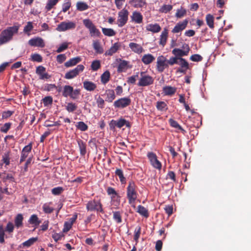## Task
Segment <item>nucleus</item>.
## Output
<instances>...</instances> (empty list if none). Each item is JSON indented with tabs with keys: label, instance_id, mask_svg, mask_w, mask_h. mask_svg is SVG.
I'll return each instance as SVG.
<instances>
[{
	"label": "nucleus",
	"instance_id": "f257e3e1",
	"mask_svg": "<svg viewBox=\"0 0 251 251\" xmlns=\"http://www.w3.org/2000/svg\"><path fill=\"white\" fill-rule=\"evenodd\" d=\"M19 26L14 25L2 30L0 34V45L5 44L12 39L15 34L18 32Z\"/></svg>",
	"mask_w": 251,
	"mask_h": 251
},
{
	"label": "nucleus",
	"instance_id": "f03ea898",
	"mask_svg": "<svg viewBox=\"0 0 251 251\" xmlns=\"http://www.w3.org/2000/svg\"><path fill=\"white\" fill-rule=\"evenodd\" d=\"M183 50L179 49H174L172 52L176 56L173 60L169 63H178V60H179V63H187V62L183 58H181L182 56L188 54L190 48L188 45L185 44L182 46Z\"/></svg>",
	"mask_w": 251,
	"mask_h": 251
},
{
	"label": "nucleus",
	"instance_id": "7ed1b4c3",
	"mask_svg": "<svg viewBox=\"0 0 251 251\" xmlns=\"http://www.w3.org/2000/svg\"><path fill=\"white\" fill-rule=\"evenodd\" d=\"M137 186L133 180H130L128 183L126 188V197L128 199V203L133 205L137 199L138 193L137 191Z\"/></svg>",
	"mask_w": 251,
	"mask_h": 251
},
{
	"label": "nucleus",
	"instance_id": "20e7f679",
	"mask_svg": "<svg viewBox=\"0 0 251 251\" xmlns=\"http://www.w3.org/2000/svg\"><path fill=\"white\" fill-rule=\"evenodd\" d=\"M80 95V90L76 89L74 90L72 86L70 85H65L62 91V96L65 98L69 97L73 100H76L79 98Z\"/></svg>",
	"mask_w": 251,
	"mask_h": 251
},
{
	"label": "nucleus",
	"instance_id": "39448f33",
	"mask_svg": "<svg viewBox=\"0 0 251 251\" xmlns=\"http://www.w3.org/2000/svg\"><path fill=\"white\" fill-rule=\"evenodd\" d=\"M86 209L89 211H97V212L104 213L102 205L100 200L95 199L89 201L86 204Z\"/></svg>",
	"mask_w": 251,
	"mask_h": 251
},
{
	"label": "nucleus",
	"instance_id": "423d86ee",
	"mask_svg": "<svg viewBox=\"0 0 251 251\" xmlns=\"http://www.w3.org/2000/svg\"><path fill=\"white\" fill-rule=\"evenodd\" d=\"M83 23L85 26L89 29L90 34L92 37H100V32L90 19L83 20Z\"/></svg>",
	"mask_w": 251,
	"mask_h": 251
},
{
	"label": "nucleus",
	"instance_id": "0eeeda50",
	"mask_svg": "<svg viewBox=\"0 0 251 251\" xmlns=\"http://www.w3.org/2000/svg\"><path fill=\"white\" fill-rule=\"evenodd\" d=\"M128 11L123 8L118 13V19L117 20V24L120 27L124 26L127 22L128 20Z\"/></svg>",
	"mask_w": 251,
	"mask_h": 251
},
{
	"label": "nucleus",
	"instance_id": "6e6552de",
	"mask_svg": "<svg viewBox=\"0 0 251 251\" xmlns=\"http://www.w3.org/2000/svg\"><path fill=\"white\" fill-rule=\"evenodd\" d=\"M106 192L107 194L111 197L112 204L114 206H118L120 203V196L115 191V189L108 187L107 188Z\"/></svg>",
	"mask_w": 251,
	"mask_h": 251
},
{
	"label": "nucleus",
	"instance_id": "1a4fd4ad",
	"mask_svg": "<svg viewBox=\"0 0 251 251\" xmlns=\"http://www.w3.org/2000/svg\"><path fill=\"white\" fill-rule=\"evenodd\" d=\"M84 67L83 65H79L74 69L71 70L67 72L65 74L64 77L67 79H72L82 72L84 70Z\"/></svg>",
	"mask_w": 251,
	"mask_h": 251
},
{
	"label": "nucleus",
	"instance_id": "9d476101",
	"mask_svg": "<svg viewBox=\"0 0 251 251\" xmlns=\"http://www.w3.org/2000/svg\"><path fill=\"white\" fill-rule=\"evenodd\" d=\"M131 104V99L127 97L119 99L114 102L113 105L116 108H124Z\"/></svg>",
	"mask_w": 251,
	"mask_h": 251
},
{
	"label": "nucleus",
	"instance_id": "9b49d317",
	"mask_svg": "<svg viewBox=\"0 0 251 251\" xmlns=\"http://www.w3.org/2000/svg\"><path fill=\"white\" fill-rule=\"evenodd\" d=\"M143 72L141 73V77L140 78L139 82L137 83L139 86H148L153 83L154 79L153 77L149 75H144Z\"/></svg>",
	"mask_w": 251,
	"mask_h": 251
},
{
	"label": "nucleus",
	"instance_id": "f8f14e48",
	"mask_svg": "<svg viewBox=\"0 0 251 251\" xmlns=\"http://www.w3.org/2000/svg\"><path fill=\"white\" fill-rule=\"evenodd\" d=\"M147 156L151 165L154 168L158 170H160L161 169V163L157 159V157L155 153L152 152H149L147 154Z\"/></svg>",
	"mask_w": 251,
	"mask_h": 251
},
{
	"label": "nucleus",
	"instance_id": "ddd939ff",
	"mask_svg": "<svg viewBox=\"0 0 251 251\" xmlns=\"http://www.w3.org/2000/svg\"><path fill=\"white\" fill-rule=\"evenodd\" d=\"M75 26L76 24L73 22H62L57 25L56 30L58 31H65L67 30L74 29Z\"/></svg>",
	"mask_w": 251,
	"mask_h": 251
},
{
	"label": "nucleus",
	"instance_id": "4468645a",
	"mask_svg": "<svg viewBox=\"0 0 251 251\" xmlns=\"http://www.w3.org/2000/svg\"><path fill=\"white\" fill-rule=\"evenodd\" d=\"M28 44L31 47L44 48L45 44L44 40L39 37L31 38L28 41Z\"/></svg>",
	"mask_w": 251,
	"mask_h": 251
},
{
	"label": "nucleus",
	"instance_id": "2eb2a0df",
	"mask_svg": "<svg viewBox=\"0 0 251 251\" xmlns=\"http://www.w3.org/2000/svg\"><path fill=\"white\" fill-rule=\"evenodd\" d=\"M32 149V143H30L27 146H25L21 151V154L19 163L21 164L24 162L25 158L28 156V154L31 152Z\"/></svg>",
	"mask_w": 251,
	"mask_h": 251
},
{
	"label": "nucleus",
	"instance_id": "dca6fc26",
	"mask_svg": "<svg viewBox=\"0 0 251 251\" xmlns=\"http://www.w3.org/2000/svg\"><path fill=\"white\" fill-rule=\"evenodd\" d=\"M188 21L187 19L183 20L182 22L178 23L172 30L174 33H178L184 30L187 26Z\"/></svg>",
	"mask_w": 251,
	"mask_h": 251
},
{
	"label": "nucleus",
	"instance_id": "f3484780",
	"mask_svg": "<svg viewBox=\"0 0 251 251\" xmlns=\"http://www.w3.org/2000/svg\"><path fill=\"white\" fill-rule=\"evenodd\" d=\"M36 73L41 79H48L50 77V75L46 72V68L42 66L37 67Z\"/></svg>",
	"mask_w": 251,
	"mask_h": 251
},
{
	"label": "nucleus",
	"instance_id": "a211bd4d",
	"mask_svg": "<svg viewBox=\"0 0 251 251\" xmlns=\"http://www.w3.org/2000/svg\"><path fill=\"white\" fill-rule=\"evenodd\" d=\"M129 3L136 8H143L147 4L146 0H129Z\"/></svg>",
	"mask_w": 251,
	"mask_h": 251
},
{
	"label": "nucleus",
	"instance_id": "6ab92c4d",
	"mask_svg": "<svg viewBox=\"0 0 251 251\" xmlns=\"http://www.w3.org/2000/svg\"><path fill=\"white\" fill-rule=\"evenodd\" d=\"M143 16L141 13L138 11H134L131 16V21L136 24H141L143 22Z\"/></svg>",
	"mask_w": 251,
	"mask_h": 251
},
{
	"label": "nucleus",
	"instance_id": "aec40b11",
	"mask_svg": "<svg viewBox=\"0 0 251 251\" xmlns=\"http://www.w3.org/2000/svg\"><path fill=\"white\" fill-rule=\"evenodd\" d=\"M129 47L132 51L138 54L142 53L144 50L143 47L140 45L135 43H130Z\"/></svg>",
	"mask_w": 251,
	"mask_h": 251
},
{
	"label": "nucleus",
	"instance_id": "412c9836",
	"mask_svg": "<svg viewBox=\"0 0 251 251\" xmlns=\"http://www.w3.org/2000/svg\"><path fill=\"white\" fill-rule=\"evenodd\" d=\"M168 37V30L167 28H164L160 36L159 44L162 47H164L166 44Z\"/></svg>",
	"mask_w": 251,
	"mask_h": 251
},
{
	"label": "nucleus",
	"instance_id": "4be33fe9",
	"mask_svg": "<svg viewBox=\"0 0 251 251\" xmlns=\"http://www.w3.org/2000/svg\"><path fill=\"white\" fill-rule=\"evenodd\" d=\"M105 95L106 96L105 100L108 102H112L116 98L114 91L112 89L106 90Z\"/></svg>",
	"mask_w": 251,
	"mask_h": 251
},
{
	"label": "nucleus",
	"instance_id": "5701e85b",
	"mask_svg": "<svg viewBox=\"0 0 251 251\" xmlns=\"http://www.w3.org/2000/svg\"><path fill=\"white\" fill-rule=\"evenodd\" d=\"M146 29L147 30L151 31L153 33H158L161 30V28L158 24H151L146 26Z\"/></svg>",
	"mask_w": 251,
	"mask_h": 251
},
{
	"label": "nucleus",
	"instance_id": "b1692460",
	"mask_svg": "<svg viewBox=\"0 0 251 251\" xmlns=\"http://www.w3.org/2000/svg\"><path fill=\"white\" fill-rule=\"evenodd\" d=\"M78 146L79 147L80 154L81 156H84L86 153V144L82 140L78 139L77 140Z\"/></svg>",
	"mask_w": 251,
	"mask_h": 251
},
{
	"label": "nucleus",
	"instance_id": "393cba45",
	"mask_svg": "<svg viewBox=\"0 0 251 251\" xmlns=\"http://www.w3.org/2000/svg\"><path fill=\"white\" fill-rule=\"evenodd\" d=\"M83 85L84 88L88 91H93L97 88L96 84L90 81H84Z\"/></svg>",
	"mask_w": 251,
	"mask_h": 251
},
{
	"label": "nucleus",
	"instance_id": "a878e982",
	"mask_svg": "<svg viewBox=\"0 0 251 251\" xmlns=\"http://www.w3.org/2000/svg\"><path fill=\"white\" fill-rule=\"evenodd\" d=\"M169 123L172 127L176 128V130L181 131L183 134L186 133V130H184L176 121L173 119H170L169 120Z\"/></svg>",
	"mask_w": 251,
	"mask_h": 251
},
{
	"label": "nucleus",
	"instance_id": "bb28decb",
	"mask_svg": "<svg viewBox=\"0 0 251 251\" xmlns=\"http://www.w3.org/2000/svg\"><path fill=\"white\" fill-rule=\"evenodd\" d=\"M120 45L119 43H115L109 50L106 51L105 54L106 55H112L119 50Z\"/></svg>",
	"mask_w": 251,
	"mask_h": 251
},
{
	"label": "nucleus",
	"instance_id": "cd10ccee",
	"mask_svg": "<svg viewBox=\"0 0 251 251\" xmlns=\"http://www.w3.org/2000/svg\"><path fill=\"white\" fill-rule=\"evenodd\" d=\"M76 7L78 11H83L87 10L89 7L86 2L78 1L76 3Z\"/></svg>",
	"mask_w": 251,
	"mask_h": 251
},
{
	"label": "nucleus",
	"instance_id": "c85d7f7f",
	"mask_svg": "<svg viewBox=\"0 0 251 251\" xmlns=\"http://www.w3.org/2000/svg\"><path fill=\"white\" fill-rule=\"evenodd\" d=\"M93 47L97 53L101 54L103 52V48L99 41L97 40L93 41Z\"/></svg>",
	"mask_w": 251,
	"mask_h": 251
},
{
	"label": "nucleus",
	"instance_id": "c756f323",
	"mask_svg": "<svg viewBox=\"0 0 251 251\" xmlns=\"http://www.w3.org/2000/svg\"><path fill=\"white\" fill-rule=\"evenodd\" d=\"M137 212L145 218H148L149 216L148 209L141 205L138 206Z\"/></svg>",
	"mask_w": 251,
	"mask_h": 251
},
{
	"label": "nucleus",
	"instance_id": "7c9ffc66",
	"mask_svg": "<svg viewBox=\"0 0 251 251\" xmlns=\"http://www.w3.org/2000/svg\"><path fill=\"white\" fill-rule=\"evenodd\" d=\"M101 30L103 34L106 36H114L116 34V31H114L112 28L102 27Z\"/></svg>",
	"mask_w": 251,
	"mask_h": 251
},
{
	"label": "nucleus",
	"instance_id": "2f4dec72",
	"mask_svg": "<svg viewBox=\"0 0 251 251\" xmlns=\"http://www.w3.org/2000/svg\"><path fill=\"white\" fill-rule=\"evenodd\" d=\"M176 88L172 86H165L163 88V91L165 95H172L176 92Z\"/></svg>",
	"mask_w": 251,
	"mask_h": 251
},
{
	"label": "nucleus",
	"instance_id": "473e14b6",
	"mask_svg": "<svg viewBox=\"0 0 251 251\" xmlns=\"http://www.w3.org/2000/svg\"><path fill=\"white\" fill-rule=\"evenodd\" d=\"M115 175L119 176L121 182L122 184L126 183V179L124 176L123 171L121 169H117L115 171Z\"/></svg>",
	"mask_w": 251,
	"mask_h": 251
},
{
	"label": "nucleus",
	"instance_id": "72a5a7b5",
	"mask_svg": "<svg viewBox=\"0 0 251 251\" xmlns=\"http://www.w3.org/2000/svg\"><path fill=\"white\" fill-rule=\"evenodd\" d=\"M23 216L21 214H18L15 219V225L19 228L23 226Z\"/></svg>",
	"mask_w": 251,
	"mask_h": 251
},
{
	"label": "nucleus",
	"instance_id": "f704fd0d",
	"mask_svg": "<svg viewBox=\"0 0 251 251\" xmlns=\"http://www.w3.org/2000/svg\"><path fill=\"white\" fill-rule=\"evenodd\" d=\"M110 74L109 71H105L101 75V82L102 84H105L107 83L110 79Z\"/></svg>",
	"mask_w": 251,
	"mask_h": 251
},
{
	"label": "nucleus",
	"instance_id": "c9c22d12",
	"mask_svg": "<svg viewBox=\"0 0 251 251\" xmlns=\"http://www.w3.org/2000/svg\"><path fill=\"white\" fill-rule=\"evenodd\" d=\"M156 108L159 111H166L168 109V106L165 102L160 101H157L156 105Z\"/></svg>",
	"mask_w": 251,
	"mask_h": 251
},
{
	"label": "nucleus",
	"instance_id": "e433bc0d",
	"mask_svg": "<svg viewBox=\"0 0 251 251\" xmlns=\"http://www.w3.org/2000/svg\"><path fill=\"white\" fill-rule=\"evenodd\" d=\"M206 22L207 25L210 28H213L214 27V17L209 14L206 16Z\"/></svg>",
	"mask_w": 251,
	"mask_h": 251
},
{
	"label": "nucleus",
	"instance_id": "4c0bfd02",
	"mask_svg": "<svg viewBox=\"0 0 251 251\" xmlns=\"http://www.w3.org/2000/svg\"><path fill=\"white\" fill-rule=\"evenodd\" d=\"M59 0H48L45 6L47 11H50L57 3Z\"/></svg>",
	"mask_w": 251,
	"mask_h": 251
},
{
	"label": "nucleus",
	"instance_id": "58836bf2",
	"mask_svg": "<svg viewBox=\"0 0 251 251\" xmlns=\"http://www.w3.org/2000/svg\"><path fill=\"white\" fill-rule=\"evenodd\" d=\"M154 60L155 58L151 54H145L142 58V61L143 63H151Z\"/></svg>",
	"mask_w": 251,
	"mask_h": 251
},
{
	"label": "nucleus",
	"instance_id": "ea45409f",
	"mask_svg": "<svg viewBox=\"0 0 251 251\" xmlns=\"http://www.w3.org/2000/svg\"><path fill=\"white\" fill-rule=\"evenodd\" d=\"M28 222L30 224L34 225L36 226H38L40 223L37 216L35 214L31 216Z\"/></svg>",
	"mask_w": 251,
	"mask_h": 251
},
{
	"label": "nucleus",
	"instance_id": "a19ab883",
	"mask_svg": "<svg viewBox=\"0 0 251 251\" xmlns=\"http://www.w3.org/2000/svg\"><path fill=\"white\" fill-rule=\"evenodd\" d=\"M173 9V6L170 4H164L159 9V11L161 13H167Z\"/></svg>",
	"mask_w": 251,
	"mask_h": 251
},
{
	"label": "nucleus",
	"instance_id": "79ce46f5",
	"mask_svg": "<svg viewBox=\"0 0 251 251\" xmlns=\"http://www.w3.org/2000/svg\"><path fill=\"white\" fill-rule=\"evenodd\" d=\"M113 214L114 220L118 224L122 223V219L121 213L120 211H113Z\"/></svg>",
	"mask_w": 251,
	"mask_h": 251
},
{
	"label": "nucleus",
	"instance_id": "37998d69",
	"mask_svg": "<svg viewBox=\"0 0 251 251\" xmlns=\"http://www.w3.org/2000/svg\"><path fill=\"white\" fill-rule=\"evenodd\" d=\"M10 151H8L2 155L1 161L6 165H8L10 164Z\"/></svg>",
	"mask_w": 251,
	"mask_h": 251
},
{
	"label": "nucleus",
	"instance_id": "c03bdc74",
	"mask_svg": "<svg viewBox=\"0 0 251 251\" xmlns=\"http://www.w3.org/2000/svg\"><path fill=\"white\" fill-rule=\"evenodd\" d=\"M77 105L73 102H69L66 106V109L69 112H73L77 109Z\"/></svg>",
	"mask_w": 251,
	"mask_h": 251
},
{
	"label": "nucleus",
	"instance_id": "a18cd8bd",
	"mask_svg": "<svg viewBox=\"0 0 251 251\" xmlns=\"http://www.w3.org/2000/svg\"><path fill=\"white\" fill-rule=\"evenodd\" d=\"M76 127L77 129L82 131H86L88 128V126L83 122H77L76 125Z\"/></svg>",
	"mask_w": 251,
	"mask_h": 251
},
{
	"label": "nucleus",
	"instance_id": "49530a36",
	"mask_svg": "<svg viewBox=\"0 0 251 251\" xmlns=\"http://www.w3.org/2000/svg\"><path fill=\"white\" fill-rule=\"evenodd\" d=\"M38 240L37 237H32L29 239L28 240L23 243V245L24 247H29L32 245Z\"/></svg>",
	"mask_w": 251,
	"mask_h": 251
},
{
	"label": "nucleus",
	"instance_id": "de8ad7c7",
	"mask_svg": "<svg viewBox=\"0 0 251 251\" xmlns=\"http://www.w3.org/2000/svg\"><path fill=\"white\" fill-rule=\"evenodd\" d=\"M95 99L98 107L100 109L104 108L105 104L104 100L100 96H99L98 98L96 97Z\"/></svg>",
	"mask_w": 251,
	"mask_h": 251
},
{
	"label": "nucleus",
	"instance_id": "09e8293b",
	"mask_svg": "<svg viewBox=\"0 0 251 251\" xmlns=\"http://www.w3.org/2000/svg\"><path fill=\"white\" fill-rule=\"evenodd\" d=\"M42 101L44 105L45 106H47L49 105L52 104L53 99L51 96H47L42 99Z\"/></svg>",
	"mask_w": 251,
	"mask_h": 251
},
{
	"label": "nucleus",
	"instance_id": "8fccbe9b",
	"mask_svg": "<svg viewBox=\"0 0 251 251\" xmlns=\"http://www.w3.org/2000/svg\"><path fill=\"white\" fill-rule=\"evenodd\" d=\"M186 14V10L181 7L180 9H178L176 13V17L177 18H181L184 16Z\"/></svg>",
	"mask_w": 251,
	"mask_h": 251
},
{
	"label": "nucleus",
	"instance_id": "3c124183",
	"mask_svg": "<svg viewBox=\"0 0 251 251\" xmlns=\"http://www.w3.org/2000/svg\"><path fill=\"white\" fill-rule=\"evenodd\" d=\"M64 190V189L63 187L59 186L52 189L51 193L53 195L57 196L60 195Z\"/></svg>",
	"mask_w": 251,
	"mask_h": 251
},
{
	"label": "nucleus",
	"instance_id": "603ef678",
	"mask_svg": "<svg viewBox=\"0 0 251 251\" xmlns=\"http://www.w3.org/2000/svg\"><path fill=\"white\" fill-rule=\"evenodd\" d=\"M77 217V214H75L69 219V222H65V225H69V227L68 228L67 230H69L71 229L73 224L75 222Z\"/></svg>",
	"mask_w": 251,
	"mask_h": 251
},
{
	"label": "nucleus",
	"instance_id": "864d4df0",
	"mask_svg": "<svg viewBox=\"0 0 251 251\" xmlns=\"http://www.w3.org/2000/svg\"><path fill=\"white\" fill-rule=\"evenodd\" d=\"M131 66H127V64H119L118 67V72L119 73L125 72L128 68H131Z\"/></svg>",
	"mask_w": 251,
	"mask_h": 251
},
{
	"label": "nucleus",
	"instance_id": "5fc2aeb1",
	"mask_svg": "<svg viewBox=\"0 0 251 251\" xmlns=\"http://www.w3.org/2000/svg\"><path fill=\"white\" fill-rule=\"evenodd\" d=\"M43 210L45 213L50 214L53 211L54 208L50 206L49 203H46L43 205Z\"/></svg>",
	"mask_w": 251,
	"mask_h": 251
},
{
	"label": "nucleus",
	"instance_id": "6e6d98bb",
	"mask_svg": "<svg viewBox=\"0 0 251 251\" xmlns=\"http://www.w3.org/2000/svg\"><path fill=\"white\" fill-rule=\"evenodd\" d=\"M31 61L33 62H40L42 61V57L38 53H34L31 55Z\"/></svg>",
	"mask_w": 251,
	"mask_h": 251
},
{
	"label": "nucleus",
	"instance_id": "4d7b16f0",
	"mask_svg": "<svg viewBox=\"0 0 251 251\" xmlns=\"http://www.w3.org/2000/svg\"><path fill=\"white\" fill-rule=\"evenodd\" d=\"M166 178L171 179L174 182H176V174L173 171H169L167 174Z\"/></svg>",
	"mask_w": 251,
	"mask_h": 251
},
{
	"label": "nucleus",
	"instance_id": "13d9d810",
	"mask_svg": "<svg viewBox=\"0 0 251 251\" xmlns=\"http://www.w3.org/2000/svg\"><path fill=\"white\" fill-rule=\"evenodd\" d=\"M11 124L10 123H6L2 126L0 128V131L1 132L7 133L11 127Z\"/></svg>",
	"mask_w": 251,
	"mask_h": 251
},
{
	"label": "nucleus",
	"instance_id": "bf43d9fd",
	"mask_svg": "<svg viewBox=\"0 0 251 251\" xmlns=\"http://www.w3.org/2000/svg\"><path fill=\"white\" fill-rule=\"evenodd\" d=\"M141 227L139 226H138L136 227L135 230H134V239L137 242L138 241L140 234H141Z\"/></svg>",
	"mask_w": 251,
	"mask_h": 251
},
{
	"label": "nucleus",
	"instance_id": "052dcab7",
	"mask_svg": "<svg viewBox=\"0 0 251 251\" xmlns=\"http://www.w3.org/2000/svg\"><path fill=\"white\" fill-rule=\"evenodd\" d=\"M68 48V43L65 42L61 44L57 48V52H61L66 50Z\"/></svg>",
	"mask_w": 251,
	"mask_h": 251
},
{
	"label": "nucleus",
	"instance_id": "680f3d73",
	"mask_svg": "<svg viewBox=\"0 0 251 251\" xmlns=\"http://www.w3.org/2000/svg\"><path fill=\"white\" fill-rule=\"evenodd\" d=\"M202 57L199 54H195L190 57V60L193 62H200L202 60Z\"/></svg>",
	"mask_w": 251,
	"mask_h": 251
},
{
	"label": "nucleus",
	"instance_id": "e2e57ef3",
	"mask_svg": "<svg viewBox=\"0 0 251 251\" xmlns=\"http://www.w3.org/2000/svg\"><path fill=\"white\" fill-rule=\"evenodd\" d=\"M181 67L178 69L177 72L185 73L186 71L189 69V64H181Z\"/></svg>",
	"mask_w": 251,
	"mask_h": 251
},
{
	"label": "nucleus",
	"instance_id": "0e129e2a",
	"mask_svg": "<svg viewBox=\"0 0 251 251\" xmlns=\"http://www.w3.org/2000/svg\"><path fill=\"white\" fill-rule=\"evenodd\" d=\"M165 212L169 216L173 214V205H166L164 208Z\"/></svg>",
	"mask_w": 251,
	"mask_h": 251
},
{
	"label": "nucleus",
	"instance_id": "69168bd1",
	"mask_svg": "<svg viewBox=\"0 0 251 251\" xmlns=\"http://www.w3.org/2000/svg\"><path fill=\"white\" fill-rule=\"evenodd\" d=\"M168 67V64H157L156 65V68L160 72H162Z\"/></svg>",
	"mask_w": 251,
	"mask_h": 251
},
{
	"label": "nucleus",
	"instance_id": "338daca9",
	"mask_svg": "<svg viewBox=\"0 0 251 251\" xmlns=\"http://www.w3.org/2000/svg\"><path fill=\"white\" fill-rule=\"evenodd\" d=\"M33 27L32 23L28 22L27 23V25L25 26L24 31L25 33L29 32L33 29Z\"/></svg>",
	"mask_w": 251,
	"mask_h": 251
},
{
	"label": "nucleus",
	"instance_id": "774afa93",
	"mask_svg": "<svg viewBox=\"0 0 251 251\" xmlns=\"http://www.w3.org/2000/svg\"><path fill=\"white\" fill-rule=\"evenodd\" d=\"M71 3L70 1L66 2L62 5V11L63 12H67L71 7Z\"/></svg>",
	"mask_w": 251,
	"mask_h": 251
}]
</instances>
